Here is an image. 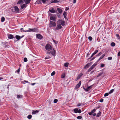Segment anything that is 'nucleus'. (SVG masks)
I'll use <instances>...</instances> for the list:
<instances>
[{
	"mask_svg": "<svg viewBox=\"0 0 120 120\" xmlns=\"http://www.w3.org/2000/svg\"><path fill=\"white\" fill-rule=\"evenodd\" d=\"M46 49L48 51L47 54H51L53 56H55L56 54V51L54 49H52V47L49 44H47L45 47Z\"/></svg>",
	"mask_w": 120,
	"mask_h": 120,
	"instance_id": "obj_1",
	"label": "nucleus"
},
{
	"mask_svg": "<svg viewBox=\"0 0 120 120\" xmlns=\"http://www.w3.org/2000/svg\"><path fill=\"white\" fill-rule=\"evenodd\" d=\"M38 29L36 28H34L33 29L29 28L28 30H23V32H35L37 31Z\"/></svg>",
	"mask_w": 120,
	"mask_h": 120,
	"instance_id": "obj_2",
	"label": "nucleus"
},
{
	"mask_svg": "<svg viewBox=\"0 0 120 120\" xmlns=\"http://www.w3.org/2000/svg\"><path fill=\"white\" fill-rule=\"evenodd\" d=\"M11 10L12 11L15 12L16 13L19 12V10L18 7L16 6H15L14 7L11 8Z\"/></svg>",
	"mask_w": 120,
	"mask_h": 120,
	"instance_id": "obj_3",
	"label": "nucleus"
},
{
	"mask_svg": "<svg viewBox=\"0 0 120 120\" xmlns=\"http://www.w3.org/2000/svg\"><path fill=\"white\" fill-rule=\"evenodd\" d=\"M57 24H60L62 26H64L65 25V22L62 20L59 19L57 21Z\"/></svg>",
	"mask_w": 120,
	"mask_h": 120,
	"instance_id": "obj_4",
	"label": "nucleus"
},
{
	"mask_svg": "<svg viewBox=\"0 0 120 120\" xmlns=\"http://www.w3.org/2000/svg\"><path fill=\"white\" fill-rule=\"evenodd\" d=\"M49 26L55 27L56 26V23L53 21H50L49 23Z\"/></svg>",
	"mask_w": 120,
	"mask_h": 120,
	"instance_id": "obj_5",
	"label": "nucleus"
},
{
	"mask_svg": "<svg viewBox=\"0 0 120 120\" xmlns=\"http://www.w3.org/2000/svg\"><path fill=\"white\" fill-rule=\"evenodd\" d=\"M56 16H52L50 17V20L53 21H56Z\"/></svg>",
	"mask_w": 120,
	"mask_h": 120,
	"instance_id": "obj_6",
	"label": "nucleus"
},
{
	"mask_svg": "<svg viewBox=\"0 0 120 120\" xmlns=\"http://www.w3.org/2000/svg\"><path fill=\"white\" fill-rule=\"evenodd\" d=\"M81 81H80L78 83L76 86L75 87V89H77L81 85Z\"/></svg>",
	"mask_w": 120,
	"mask_h": 120,
	"instance_id": "obj_7",
	"label": "nucleus"
},
{
	"mask_svg": "<svg viewBox=\"0 0 120 120\" xmlns=\"http://www.w3.org/2000/svg\"><path fill=\"white\" fill-rule=\"evenodd\" d=\"M36 37L39 39H42L43 37L40 34H37Z\"/></svg>",
	"mask_w": 120,
	"mask_h": 120,
	"instance_id": "obj_8",
	"label": "nucleus"
},
{
	"mask_svg": "<svg viewBox=\"0 0 120 120\" xmlns=\"http://www.w3.org/2000/svg\"><path fill=\"white\" fill-rule=\"evenodd\" d=\"M62 28V26L60 24H57V25L56 28V29L58 30L61 29Z\"/></svg>",
	"mask_w": 120,
	"mask_h": 120,
	"instance_id": "obj_9",
	"label": "nucleus"
},
{
	"mask_svg": "<svg viewBox=\"0 0 120 120\" xmlns=\"http://www.w3.org/2000/svg\"><path fill=\"white\" fill-rule=\"evenodd\" d=\"M98 52V50H96L95 52L92 54L91 56H90V58H89L88 59H90L91 58L93 57V56L96 54Z\"/></svg>",
	"mask_w": 120,
	"mask_h": 120,
	"instance_id": "obj_10",
	"label": "nucleus"
},
{
	"mask_svg": "<svg viewBox=\"0 0 120 120\" xmlns=\"http://www.w3.org/2000/svg\"><path fill=\"white\" fill-rule=\"evenodd\" d=\"M92 64V63L91 62L87 64L84 67V68L86 69L88 68Z\"/></svg>",
	"mask_w": 120,
	"mask_h": 120,
	"instance_id": "obj_11",
	"label": "nucleus"
},
{
	"mask_svg": "<svg viewBox=\"0 0 120 120\" xmlns=\"http://www.w3.org/2000/svg\"><path fill=\"white\" fill-rule=\"evenodd\" d=\"M105 55L104 54H103L102 55L101 57L98 59L96 61V62H98L101 60L105 56Z\"/></svg>",
	"mask_w": 120,
	"mask_h": 120,
	"instance_id": "obj_12",
	"label": "nucleus"
},
{
	"mask_svg": "<svg viewBox=\"0 0 120 120\" xmlns=\"http://www.w3.org/2000/svg\"><path fill=\"white\" fill-rule=\"evenodd\" d=\"M96 111V109H94L93 110H92L90 112H89L88 113L90 115H92V113L95 112Z\"/></svg>",
	"mask_w": 120,
	"mask_h": 120,
	"instance_id": "obj_13",
	"label": "nucleus"
},
{
	"mask_svg": "<svg viewBox=\"0 0 120 120\" xmlns=\"http://www.w3.org/2000/svg\"><path fill=\"white\" fill-rule=\"evenodd\" d=\"M24 36V35H22V37H21L19 35H16L15 37L16 39H17L18 40H19L20 39Z\"/></svg>",
	"mask_w": 120,
	"mask_h": 120,
	"instance_id": "obj_14",
	"label": "nucleus"
},
{
	"mask_svg": "<svg viewBox=\"0 0 120 120\" xmlns=\"http://www.w3.org/2000/svg\"><path fill=\"white\" fill-rule=\"evenodd\" d=\"M33 111L32 112V114L33 115L37 113H38L39 112L38 110H36L34 111V110H33Z\"/></svg>",
	"mask_w": 120,
	"mask_h": 120,
	"instance_id": "obj_15",
	"label": "nucleus"
},
{
	"mask_svg": "<svg viewBox=\"0 0 120 120\" xmlns=\"http://www.w3.org/2000/svg\"><path fill=\"white\" fill-rule=\"evenodd\" d=\"M49 11L51 13H54L56 11L55 10H54V8H52L51 10L50 9Z\"/></svg>",
	"mask_w": 120,
	"mask_h": 120,
	"instance_id": "obj_16",
	"label": "nucleus"
},
{
	"mask_svg": "<svg viewBox=\"0 0 120 120\" xmlns=\"http://www.w3.org/2000/svg\"><path fill=\"white\" fill-rule=\"evenodd\" d=\"M27 5L25 4H23L21 6V9H22L24 8H26V7Z\"/></svg>",
	"mask_w": 120,
	"mask_h": 120,
	"instance_id": "obj_17",
	"label": "nucleus"
},
{
	"mask_svg": "<svg viewBox=\"0 0 120 120\" xmlns=\"http://www.w3.org/2000/svg\"><path fill=\"white\" fill-rule=\"evenodd\" d=\"M25 2V3L26 4L29 3L31 0H23Z\"/></svg>",
	"mask_w": 120,
	"mask_h": 120,
	"instance_id": "obj_18",
	"label": "nucleus"
},
{
	"mask_svg": "<svg viewBox=\"0 0 120 120\" xmlns=\"http://www.w3.org/2000/svg\"><path fill=\"white\" fill-rule=\"evenodd\" d=\"M82 75L83 74L82 73H81L77 77V80L79 79L82 76Z\"/></svg>",
	"mask_w": 120,
	"mask_h": 120,
	"instance_id": "obj_19",
	"label": "nucleus"
},
{
	"mask_svg": "<svg viewBox=\"0 0 120 120\" xmlns=\"http://www.w3.org/2000/svg\"><path fill=\"white\" fill-rule=\"evenodd\" d=\"M63 15L64 18L65 19H67L66 16L67 15V12H66L64 11L63 13Z\"/></svg>",
	"mask_w": 120,
	"mask_h": 120,
	"instance_id": "obj_20",
	"label": "nucleus"
},
{
	"mask_svg": "<svg viewBox=\"0 0 120 120\" xmlns=\"http://www.w3.org/2000/svg\"><path fill=\"white\" fill-rule=\"evenodd\" d=\"M59 1L57 0H52L51 1V3H56L58 2Z\"/></svg>",
	"mask_w": 120,
	"mask_h": 120,
	"instance_id": "obj_21",
	"label": "nucleus"
},
{
	"mask_svg": "<svg viewBox=\"0 0 120 120\" xmlns=\"http://www.w3.org/2000/svg\"><path fill=\"white\" fill-rule=\"evenodd\" d=\"M23 2L22 0H20L17 3V4H23Z\"/></svg>",
	"mask_w": 120,
	"mask_h": 120,
	"instance_id": "obj_22",
	"label": "nucleus"
},
{
	"mask_svg": "<svg viewBox=\"0 0 120 120\" xmlns=\"http://www.w3.org/2000/svg\"><path fill=\"white\" fill-rule=\"evenodd\" d=\"M83 88L84 90L86 92L89 91L90 90L89 88H88V87H87L86 88H85L84 87H83Z\"/></svg>",
	"mask_w": 120,
	"mask_h": 120,
	"instance_id": "obj_23",
	"label": "nucleus"
},
{
	"mask_svg": "<svg viewBox=\"0 0 120 120\" xmlns=\"http://www.w3.org/2000/svg\"><path fill=\"white\" fill-rule=\"evenodd\" d=\"M57 10L60 13H61L62 12V11L61 9L58 8L57 9Z\"/></svg>",
	"mask_w": 120,
	"mask_h": 120,
	"instance_id": "obj_24",
	"label": "nucleus"
},
{
	"mask_svg": "<svg viewBox=\"0 0 120 120\" xmlns=\"http://www.w3.org/2000/svg\"><path fill=\"white\" fill-rule=\"evenodd\" d=\"M97 64V63H95L92 65L91 67L93 69L96 66Z\"/></svg>",
	"mask_w": 120,
	"mask_h": 120,
	"instance_id": "obj_25",
	"label": "nucleus"
},
{
	"mask_svg": "<svg viewBox=\"0 0 120 120\" xmlns=\"http://www.w3.org/2000/svg\"><path fill=\"white\" fill-rule=\"evenodd\" d=\"M8 38L11 39L13 38H14L13 36L12 35L10 34L8 36Z\"/></svg>",
	"mask_w": 120,
	"mask_h": 120,
	"instance_id": "obj_26",
	"label": "nucleus"
},
{
	"mask_svg": "<svg viewBox=\"0 0 120 120\" xmlns=\"http://www.w3.org/2000/svg\"><path fill=\"white\" fill-rule=\"evenodd\" d=\"M101 112L100 111H99L98 113L96 115L97 117H99L100 116H101Z\"/></svg>",
	"mask_w": 120,
	"mask_h": 120,
	"instance_id": "obj_27",
	"label": "nucleus"
},
{
	"mask_svg": "<svg viewBox=\"0 0 120 120\" xmlns=\"http://www.w3.org/2000/svg\"><path fill=\"white\" fill-rule=\"evenodd\" d=\"M23 96L21 95H18L17 97L18 98H22V97Z\"/></svg>",
	"mask_w": 120,
	"mask_h": 120,
	"instance_id": "obj_28",
	"label": "nucleus"
},
{
	"mask_svg": "<svg viewBox=\"0 0 120 120\" xmlns=\"http://www.w3.org/2000/svg\"><path fill=\"white\" fill-rule=\"evenodd\" d=\"M115 43L114 42H112L111 44V45L112 47H114L115 45Z\"/></svg>",
	"mask_w": 120,
	"mask_h": 120,
	"instance_id": "obj_29",
	"label": "nucleus"
},
{
	"mask_svg": "<svg viewBox=\"0 0 120 120\" xmlns=\"http://www.w3.org/2000/svg\"><path fill=\"white\" fill-rule=\"evenodd\" d=\"M78 109L77 108H75L74 109V112L76 113H77L78 112Z\"/></svg>",
	"mask_w": 120,
	"mask_h": 120,
	"instance_id": "obj_30",
	"label": "nucleus"
},
{
	"mask_svg": "<svg viewBox=\"0 0 120 120\" xmlns=\"http://www.w3.org/2000/svg\"><path fill=\"white\" fill-rule=\"evenodd\" d=\"M69 63H66L64 64V66L65 67H67L68 66Z\"/></svg>",
	"mask_w": 120,
	"mask_h": 120,
	"instance_id": "obj_31",
	"label": "nucleus"
},
{
	"mask_svg": "<svg viewBox=\"0 0 120 120\" xmlns=\"http://www.w3.org/2000/svg\"><path fill=\"white\" fill-rule=\"evenodd\" d=\"M114 90L112 89L109 92V93L110 94L112 93L114 91Z\"/></svg>",
	"mask_w": 120,
	"mask_h": 120,
	"instance_id": "obj_32",
	"label": "nucleus"
},
{
	"mask_svg": "<svg viewBox=\"0 0 120 120\" xmlns=\"http://www.w3.org/2000/svg\"><path fill=\"white\" fill-rule=\"evenodd\" d=\"M5 18L4 17H2L1 18V21L2 22H4L5 20Z\"/></svg>",
	"mask_w": 120,
	"mask_h": 120,
	"instance_id": "obj_33",
	"label": "nucleus"
},
{
	"mask_svg": "<svg viewBox=\"0 0 120 120\" xmlns=\"http://www.w3.org/2000/svg\"><path fill=\"white\" fill-rule=\"evenodd\" d=\"M32 116L31 115H29L27 116V118L29 119H30L31 118Z\"/></svg>",
	"mask_w": 120,
	"mask_h": 120,
	"instance_id": "obj_34",
	"label": "nucleus"
},
{
	"mask_svg": "<svg viewBox=\"0 0 120 120\" xmlns=\"http://www.w3.org/2000/svg\"><path fill=\"white\" fill-rule=\"evenodd\" d=\"M116 36L117 38L118 39H120V37L119 35L118 34H116Z\"/></svg>",
	"mask_w": 120,
	"mask_h": 120,
	"instance_id": "obj_35",
	"label": "nucleus"
},
{
	"mask_svg": "<svg viewBox=\"0 0 120 120\" xmlns=\"http://www.w3.org/2000/svg\"><path fill=\"white\" fill-rule=\"evenodd\" d=\"M93 69L91 67H90L88 69V70L87 71V72H89L90 71L92 70Z\"/></svg>",
	"mask_w": 120,
	"mask_h": 120,
	"instance_id": "obj_36",
	"label": "nucleus"
},
{
	"mask_svg": "<svg viewBox=\"0 0 120 120\" xmlns=\"http://www.w3.org/2000/svg\"><path fill=\"white\" fill-rule=\"evenodd\" d=\"M65 74H63L61 75V78H64L65 77Z\"/></svg>",
	"mask_w": 120,
	"mask_h": 120,
	"instance_id": "obj_37",
	"label": "nucleus"
},
{
	"mask_svg": "<svg viewBox=\"0 0 120 120\" xmlns=\"http://www.w3.org/2000/svg\"><path fill=\"white\" fill-rule=\"evenodd\" d=\"M88 39L89 40H90V41H91L92 40V38L91 37V36H89L88 37Z\"/></svg>",
	"mask_w": 120,
	"mask_h": 120,
	"instance_id": "obj_38",
	"label": "nucleus"
},
{
	"mask_svg": "<svg viewBox=\"0 0 120 120\" xmlns=\"http://www.w3.org/2000/svg\"><path fill=\"white\" fill-rule=\"evenodd\" d=\"M77 118L78 119H80L82 118V117L81 116H79L77 117Z\"/></svg>",
	"mask_w": 120,
	"mask_h": 120,
	"instance_id": "obj_39",
	"label": "nucleus"
},
{
	"mask_svg": "<svg viewBox=\"0 0 120 120\" xmlns=\"http://www.w3.org/2000/svg\"><path fill=\"white\" fill-rule=\"evenodd\" d=\"M55 73V71H53L51 74V76L54 75Z\"/></svg>",
	"mask_w": 120,
	"mask_h": 120,
	"instance_id": "obj_40",
	"label": "nucleus"
},
{
	"mask_svg": "<svg viewBox=\"0 0 120 120\" xmlns=\"http://www.w3.org/2000/svg\"><path fill=\"white\" fill-rule=\"evenodd\" d=\"M24 61L25 62H27V58L26 57L24 58Z\"/></svg>",
	"mask_w": 120,
	"mask_h": 120,
	"instance_id": "obj_41",
	"label": "nucleus"
},
{
	"mask_svg": "<svg viewBox=\"0 0 120 120\" xmlns=\"http://www.w3.org/2000/svg\"><path fill=\"white\" fill-rule=\"evenodd\" d=\"M57 101H58L57 99H55L54 100L53 102L54 103H56L57 102Z\"/></svg>",
	"mask_w": 120,
	"mask_h": 120,
	"instance_id": "obj_42",
	"label": "nucleus"
},
{
	"mask_svg": "<svg viewBox=\"0 0 120 120\" xmlns=\"http://www.w3.org/2000/svg\"><path fill=\"white\" fill-rule=\"evenodd\" d=\"M109 93H106L105 94L104 96L105 97L109 95Z\"/></svg>",
	"mask_w": 120,
	"mask_h": 120,
	"instance_id": "obj_43",
	"label": "nucleus"
},
{
	"mask_svg": "<svg viewBox=\"0 0 120 120\" xmlns=\"http://www.w3.org/2000/svg\"><path fill=\"white\" fill-rule=\"evenodd\" d=\"M47 0H41V1L43 3L45 4L46 1Z\"/></svg>",
	"mask_w": 120,
	"mask_h": 120,
	"instance_id": "obj_44",
	"label": "nucleus"
},
{
	"mask_svg": "<svg viewBox=\"0 0 120 120\" xmlns=\"http://www.w3.org/2000/svg\"><path fill=\"white\" fill-rule=\"evenodd\" d=\"M102 54V53L101 52H100L98 54V55H97L96 56H100Z\"/></svg>",
	"mask_w": 120,
	"mask_h": 120,
	"instance_id": "obj_45",
	"label": "nucleus"
},
{
	"mask_svg": "<svg viewBox=\"0 0 120 120\" xmlns=\"http://www.w3.org/2000/svg\"><path fill=\"white\" fill-rule=\"evenodd\" d=\"M112 57H108V59L109 60H112Z\"/></svg>",
	"mask_w": 120,
	"mask_h": 120,
	"instance_id": "obj_46",
	"label": "nucleus"
},
{
	"mask_svg": "<svg viewBox=\"0 0 120 120\" xmlns=\"http://www.w3.org/2000/svg\"><path fill=\"white\" fill-rule=\"evenodd\" d=\"M50 58V57L49 56H47L46 57H45V59H49Z\"/></svg>",
	"mask_w": 120,
	"mask_h": 120,
	"instance_id": "obj_47",
	"label": "nucleus"
},
{
	"mask_svg": "<svg viewBox=\"0 0 120 120\" xmlns=\"http://www.w3.org/2000/svg\"><path fill=\"white\" fill-rule=\"evenodd\" d=\"M102 73H100V74H99L97 76V77H99V76H100L101 75H102Z\"/></svg>",
	"mask_w": 120,
	"mask_h": 120,
	"instance_id": "obj_48",
	"label": "nucleus"
},
{
	"mask_svg": "<svg viewBox=\"0 0 120 120\" xmlns=\"http://www.w3.org/2000/svg\"><path fill=\"white\" fill-rule=\"evenodd\" d=\"M81 109H79V110H78V112L79 113H81Z\"/></svg>",
	"mask_w": 120,
	"mask_h": 120,
	"instance_id": "obj_49",
	"label": "nucleus"
},
{
	"mask_svg": "<svg viewBox=\"0 0 120 120\" xmlns=\"http://www.w3.org/2000/svg\"><path fill=\"white\" fill-rule=\"evenodd\" d=\"M103 99L102 98L100 100V102H102L103 101Z\"/></svg>",
	"mask_w": 120,
	"mask_h": 120,
	"instance_id": "obj_50",
	"label": "nucleus"
},
{
	"mask_svg": "<svg viewBox=\"0 0 120 120\" xmlns=\"http://www.w3.org/2000/svg\"><path fill=\"white\" fill-rule=\"evenodd\" d=\"M105 65L104 64H102L101 65V67H103L105 66Z\"/></svg>",
	"mask_w": 120,
	"mask_h": 120,
	"instance_id": "obj_51",
	"label": "nucleus"
},
{
	"mask_svg": "<svg viewBox=\"0 0 120 120\" xmlns=\"http://www.w3.org/2000/svg\"><path fill=\"white\" fill-rule=\"evenodd\" d=\"M93 85H91L90 86H89L88 87V88H89V89H90L92 88V87L93 86Z\"/></svg>",
	"mask_w": 120,
	"mask_h": 120,
	"instance_id": "obj_52",
	"label": "nucleus"
},
{
	"mask_svg": "<svg viewBox=\"0 0 120 120\" xmlns=\"http://www.w3.org/2000/svg\"><path fill=\"white\" fill-rule=\"evenodd\" d=\"M20 71V68H19L17 70V71L18 73H19V71Z\"/></svg>",
	"mask_w": 120,
	"mask_h": 120,
	"instance_id": "obj_53",
	"label": "nucleus"
},
{
	"mask_svg": "<svg viewBox=\"0 0 120 120\" xmlns=\"http://www.w3.org/2000/svg\"><path fill=\"white\" fill-rule=\"evenodd\" d=\"M69 9V8L68 7H66V8H65V10L66 11H67Z\"/></svg>",
	"mask_w": 120,
	"mask_h": 120,
	"instance_id": "obj_54",
	"label": "nucleus"
},
{
	"mask_svg": "<svg viewBox=\"0 0 120 120\" xmlns=\"http://www.w3.org/2000/svg\"><path fill=\"white\" fill-rule=\"evenodd\" d=\"M53 41L54 43H55V44H57V41L54 40H53Z\"/></svg>",
	"mask_w": 120,
	"mask_h": 120,
	"instance_id": "obj_55",
	"label": "nucleus"
},
{
	"mask_svg": "<svg viewBox=\"0 0 120 120\" xmlns=\"http://www.w3.org/2000/svg\"><path fill=\"white\" fill-rule=\"evenodd\" d=\"M92 57L91 58H92L90 60H92L94 59L95 58V57H94L93 58Z\"/></svg>",
	"mask_w": 120,
	"mask_h": 120,
	"instance_id": "obj_56",
	"label": "nucleus"
},
{
	"mask_svg": "<svg viewBox=\"0 0 120 120\" xmlns=\"http://www.w3.org/2000/svg\"><path fill=\"white\" fill-rule=\"evenodd\" d=\"M117 56H120V51L118 53Z\"/></svg>",
	"mask_w": 120,
	"mask_h": 120,
	"instance_id": "obj_57",
	"label": "nucleus"
},
{
	"mask_svg": "<svg viewBox=\"0 0 120 120\" xmlns=\"http://www.w3.org/2000/svg\"><path fill=\"white\" fill-rule=\"evenodd\" d=\"M36 83H32L31 84V85H32L33 86L35 84H36Z\"/></svg>",
	"mask_w": 120,
	"mask_h": 120,
	"instance_id": "obj_58",
	"label": "nucleus"
},
{
	"mask_svg": "<svg viewBox=\"0 0 120 120\" xmlns=\"http://www.w3.org/2000/svg\"><path fill=\"white\" fill-rule=\"evenodd\" d=\"M24 82L26 83H28L29 84L30 83V82H28L27 81L25 80L24 81Z\"/></svg>",
	"mask_w": 120,
	"mask_h": 120,
	"instance_id": "obj_59",
	"label": "nucleus"
},
{
	"mask_svg": "<svg viewBox=\"0 0 120 120\" xmlns=\"http://www.w3.org/2000/svg\"><path fill=\"white\" fill-rule=\"evenodd\" d=\"M81 104L80 103H79L77 105L78 106H79L81 105Z\"/></svg>",
	"mask_w": 120,
	"mask_h": 120,
	"instance_id": "obj_60",
	"label": "nucleus"
},
{
	"mask_svg": "<svg viewBox=\"0 0 120 120\" xmlns=\"http://www.w3.org/2000/svg\"><path fill=\"white\" fill-rule=\"evenodd\" d=\"M76 0H73V3L74 4H75L76 3Z\"/></svg>",
	"mask_w": 120,
	"mask_h": 120,
	"instance_id": "obj_61",
	"label": "nucleus"
},
{
	"mask_svg": "<svg viewBox=\"0 0 120 120\" xmlns=\"http://www.w3.org/2000/svg\"><path fill=\"white\" fill-rule=\"evenodd\" d=\"M38 4H39L40 3V0L37 1L36 2Z\"/></svg>",
	"mask_w": 120,
	"mask_h": 120,
	"instance_id": "obj_62",
	"label": "nucleus"
},
{
	"mask_svg": "<svg viewBox=\"0 0 120 120\" xmlns=\"http://www.w3.org/2000/svg\"><path fill=\"white\" fill-rule=\"evenodd\" d=\"M96 115V114L95 113H94L93 114V116H95Z\"/></svg>",
	"mask_w": 120,
	"mask_h": 120,
	"instance_id": "obj_63",
	"label": "nucleus"
},
{
	"mask_svg": "<svg viewBox=\"0 0 120 120\" xmlns=\"http://www.w3.org/2000/svg\"><path fill=\"white\" fill-rule=\"evenodd\" d=\"M100 108V106H98V107H97V108H96V109H98L99 108Z\"/></svg>",
	"mask_w": 120,
	"mask_h": 120,
	"instance_id": "obj_64",
	"label": "nucleus"
}]
</instances>
